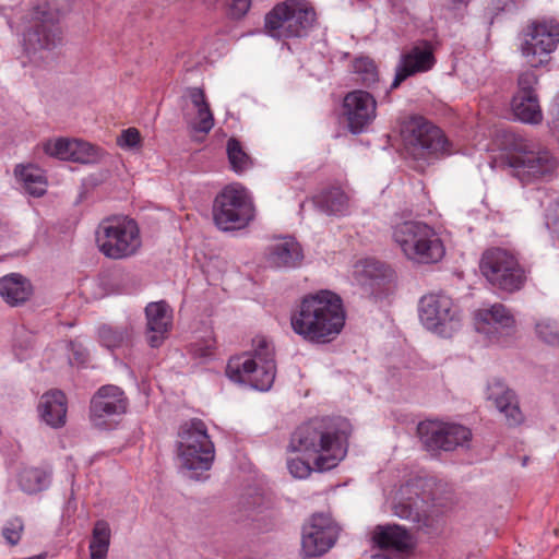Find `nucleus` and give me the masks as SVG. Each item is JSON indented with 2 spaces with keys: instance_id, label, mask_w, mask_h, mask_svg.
<instances>
[{
  "instance_id": "obj_1",
  "label": "nucleus",
  "mask_w": 559,
  "mask_h": 559,
  "mask_svg": "<svg viewBox=\"0 0 559 559\" xmlns=\"http://www.w3.org/2000/svg\"><path fill=\"white\" fill-rule=\"evenodd\" d=\"M346 320L342 298L328 289L306 295L290 317L293 331L305 341L325 344L337 337Z\"/></svg>"
},
{
  "instance_id": "obj_24",
  "label": "nucleus",
  "mask_w": 559,
  "mask_h": 559,
  "mask_svg": "<svg viewBox=\"0 0 559 559\" xmlns=\"http://www.w3.org/2000/svg\"><path fill=\"white\" fill-rule=\"evenodd\" d=\"M68 412L67 397L61 391H50L41 395L38 403L40 419L51 428L66 425Z\"/></svg>"
},
{
  "instance_id": "obj_19",
  "label": "nucleus",
  "mask_w": 559,
  "mask_h": 559,
  "mask_svg": "<svg viewBox=\"0 0 559 559\" xmlns=\"http://www.w3.org/2000/svg\"><path fill=\"white\" fill-rule=\"evenodd\" d=\"M393 511L396 516L419 525L429 526L431 523L430 506L413 483L401 486L394 498Z\"/></svg>"
},
{
  "instance_id": "obj_32",
  "label": "nucleus",
  "mask_w": 559,
  "mask_h": 559,
  "mask_svg": "<svg viewBox=\"0 0 559 559\" xmlns=\"http://www.w3.org/2000/svg\"><path fill=\"white\" fill-rule=\"evenodd\" d=\"M106 153L98 146L86 141L74 139L70 162L81 164H96L103 159Z\"/></svg>"
},
{
  "instance_id": "obj_23",
  "label": "nucleus",
  "mask_w": 559,
  "mask_h": 559,
  "mask_svg": "<svg viewBox=\"0 0 559 559\" xmlns=\"http://www.w3.org/2000/svg\"><path fill=\"white\" fill-rule=\"evenodd\" d=\"M515 320L511 312L501 304L481 308L475 312V326L480 333L491 337L493 334L514 326Z\"/></svg>"
},
{
  "instance_id": "obj_34",
  "label": "nucleus",
  "mask_w": 559,
  "mask_h": 559,
  "mask_svg": "<svg viewBox=\"0 0 559 559\" xmlns=\"http://www.w3.org/2000/svg\"><path fill=\"white\" fill-rule=\"evenodd\" d=\"M186 119L189 127L195 132L209 133L214 127V116L210 106H203V108L194 110L193 114L188 111Z\"/></svg>"
},
{
  "instance_id": "obj_46",
  "label": "nucleus",
  "mask_w": 559,
  "mask_h": 559,
  "mask_svg": "<svg viewBox=\"0 0 559 559\" xmlns=\"http://www.w3.org/2000/svg\"><path fill=\"white\" fill-rule=\"evenodd\" d=\"M414 72H396V75L393 80V82L390 85V90H394L400 86V84L411 74Z\"/></svg>"
},
{
  "instance_id": "obj_5",
  "label": "nucleus",
  "mask_w": 559,
  "mask_h": 559,
  "mask_svg": "<svg viewBox=\"0 0 559 559\" xmlns=\"http://www.w3.org/2000/svg\"><path fill=\"white\" fill-rule=\"evenodd\" d=\"M392 240L403 257L414 264H436L445 255L440 234L421 221L396 222L392 225Z\"/></svg>"
},
{
  "instance_id": "obj_15",
  "label": "nucleus",
  "mask_w": 559,
  "mask_h": 559,
  "mask_svg": "<svg viewBox=\"0 0 559 559\" xmlns=\"http://www.w3.org/2000/svg\"><path fill=\"white\" fill-rule=\"evenodd\" d=\"M418 433L425 447L431 451H452L467 444L472 437L468 428L439 420L420 423Z\"/></svg>"
},
{
  "instance_id": "obj_10",
  "label": "nucleus",
  "mask_w": 559,
  "mask_h": 559,
  "mask_svg": "<svg viewBox=\"0 0 559 559\" xmlns=\"http://www.w3.org/2000/svg\"><path fill=\"white\" fill-rule=\"evenodd\" d=\"M212 214L218 229L238 230L247 227L254 218V206L245 188L231 185L215 197Z\"/></svg>"
},
{
  "instance_id": "obj_16",
  "label": "nucleus",
  "mask_w": 559,
  "mask_h": 559,
  "mask_svg": "<svg viewBox=\"0 0 559 559\" xmlns=\"http://www.w3.org/2000/svg\"><path fill=\"white\" fill-rule=\"evenodd\" d=\"M538 78L535 72H521L518 91L511 103L512 112L518 120L527 124H539L544 115L536 92Z\"/></svg>"
},
{
  "instance_id": "obj_38",
  "label": "nucleus",
  "mask_w": 559,
  "mask_h": 559,
  "mask_svg": "<svg viewBox=\"0 0 559 559\" xmlns=\"http://www.w3.org/2000/svg\"><path fill=\"white\" fill-rule=\"evenodd\" d=\"M354 275L361 283L367 278H377L384 275V265L372 259L361 260L355 263Z\"/></svg>"
},
{
  "instance_id": "obj_31",
  "label": "nucleus",
  "mask_w": 559,
  "mask_h": 559,
  "mask_svg": "<svg viewBox=\"0 0 559 559\" xmlns=\"http://www.w3.org/2000/svg\"><path fill=\"white\" fill-rule=\"evenodd\" d=\"M49 480L50 477L47 472L36 467L24 468L19 478L22 490L28 493H35L47 488Z\"/></svg>"
},
{
  "instance_id": "obj_25",
  "label": "nucleus",
  "mask_w": 559,
  "mask_h": 559,
  "mask_svg": "<svg viewBox=\"0 0 559 559\" xmlns=\"http://www.w3.org/2000/svg\"><path fill=\"white\" fill-rule=\"evenodd\" d=\"M487 397L492 401L498 411L506 416L510 426L522 423L523 416L519 408L514 393L502 382L495 381L488 385Z\"/></svg>"
},
{
  "instance_id": "obj_21",
  "label": "nucleus",
  "mask_w": 559,
  "mask_h": 559,
  "mask_svg": "<svg viewBox=\"0 0 559 559\" xmlns=\"http://www.w3.org/2000/svg\"><path fill=\"white\" fill-rule=\"evenodd\" d=\"M304 259L301 246L292 237L278 239L265 251V262L272 269H292Z\"/></svg>"
},
{
  "instance_id": "obj_29",
  "label": "nucleus",
  "mask_w": 559,
  "mask_h": 559,
  "mask_svg": "<svg viewBox=\"0 0 559 559\" xmlns=\"http://www.w3.org/2000/svg\"><path fill=\"white\" fill-rule=\"evenodd\" d=\"M435 62L432 46L428 41H423L402 56L396 70H430Z\"/></svg>"
},
{
  "instance_id": "obj_37",
  "label": "nucleus",
  "mask_w": 559,
  "mask_h": 559,
  "mask_svg": "<svg viewBox=\"0 0 559 559\" xmlns=\"http://www.w3.org/2000/svg\"><path fill=\"white\" fill-rule=\"evenodd\" d=\"M110 544V528L107 522L97 521L95 523L92 540L90 544V552L108 554Z\"/></svg>"
},
{
  "instance_id": "obj_22",
  "label": "nucleus",
  "mask_w": 559,
  "mask_h": 559,
  "mask_svg": "<svg viewBox=\"0 0 559 559\" xmlns=\"http://www.w3.org/2000/svg\"><path fill=\"white\" fill-rule=\"evenodd\" d=\"M145 314L148 343L152 347H158L171 328L173 311L165 301H156L146 306Z\"/></svg>"
},
{
  "instance_id": "obj_6",
  "label": "nucleus",
  "mask_w": 559,
  "mask_h": 559,
  "mask_svg": "<svg viewBox=\"0 0 559 559\" xmlns=\"http://www.w3.org/2000/svg\"><path fill=\"white\" fill-rule=\"evenodd\" d=\"M252 352L231 357L226 367L227 377L238 383L259 390L271 389L275 379L273 345L263 336L252 341Z\"/></svg>"
},
{
  "instance_id": "obj_42",
  "label": "nucleus",
  "mask_w": 559,
  "mask_h": 559,
  "mask_svg": "<svg viewBox=\"0 0 559 559\" xmlns=\"http://www.w3.org/2000/svg\"><path fill=\"white\" fill-rule=\"evenodd\" d=\"M287 468L293 477L304 479L310 476L312 471H317L314 465L311 466L308 462L301 459H290L287 461Z\"/></svg>"
},
{
  "instance_id": "obj_39",
  "label": "nucleus",
  "mask_w": 559,
  "mask_h": 559,
  "mask_svg": "<svg viewBox=\"0 0 559 559\" xmlns=\"http://www.w3.org/2000/svg\"><path fill=\"white\" fill-rule=\"evenodd\" d=\"M536 334L544 343L557 346L559 345V328L557 324L548 319H543L536 323Z\"/></svg>"
},
{
  "instance_id": "obj_28",
  "label": "nucleus",
  "mask_w": 559,
  "mask_h": 559,
  "mask_svg": "<svg viewBox=\"0 0 559 559\" xmlns=\"http://www.w3.org/2000/svg\"><path fill=\"white\" fill-rule=\"evenodd\" d=\"M16 180L22 185L25 192L32 197L39 198L47 191V179L39 167L35 165H17L14 169Z\"/></svg>"
},
{
  "instance_id": "obj_33",
  "label": "nucleus",
  "mask_w": 559,
  "mask_h": 559,
  "mask_svg": "<svg viewBox=\"0 0 559 559\" xmlns=\"http://www.w3.org/2000/svg\"><path fill=\"white\" fill-rule=\"evenodd\" d=\"M226 152L230 168L235 173L242 174L252 167V158L247 154L243 146L237 139L230 138L227 141Z\"/></svg>"
},
{
  "instance_id": "obj_41",
  "label": "nucleus",
  "mask_w": 559,
  "mask_h": 559,
  "mask_svg": "<svg viewBox=\"0 0 559 559\" xmlns=\"http://www.w3.org/2000/svg\"><path fill=\"white\" fill-rule=\"evenodd\" d=\"M23 531L24 523L22 519L13 518L4 524L2 528V536L9 545L15 546L20 543Z\"/></svg>"
},
{
  "instance_id": "obj_44",
  "label": "nucleus",
  "mask_w": 559,
  "mask_h": 559,
  "mask_svg": "<svg viewBox=\"0 0 559 559\" xmlns=\"http://www.w3.org/2000/svg\"><path fill=\"white\" fill-rule=\"evenodd\" d=\"M225 2L229 14L235 19L243 16L250 8V0H225Z\"/></svg>"
},
{
  "instance_id": "obj_8",
  "label": "nucleus",
  "mask_w": 559,
  "mask_h": 559,
  "mask_svg": "<svg viewBox=\"0 0 559 559\" xmlns=\"http://www.w3.org/2000/svg\"><path fill=\"white\" fill-rule=\"evenodd\" d=\"M96 243L107 258L121 260L138 253L142 238L138 223L129 216L104 218L96 230Z\"/></svg>"
},
{
  "instance_id": "obj_49",
  "label": "nucleus",
  "mask_w": 559,
  "mask_h": 559,
  "mask_svg": "<svg viewBox=\"0 0 559 559\" xmlns=\"http://www.w3.org/2000/svg\"><path fill=\"white\" fill-rule=\"evenodd\" d=\"M454 3H461L463 0H453Z\"/></svg>"
},
{
  "instance_id": "obj_48",
  "label": "nucleus",
  "mask_w": 559,
  "mask_h": 559,
  "mask_svg": "<svg viewBox=\"0 0 559 559\" xmlns=\"http://www.w3.org/2000/svg\"><path fill=\"white\" fill-rule=\"evenodd\" d=\"M366 73L369 74L373 81L378 80V72L371 71Z\"/></svg>"
},
{
  "instance_id": "obj_14",
  "label": "nucleus",
  "mask_w": 559,
  "mask_h": 559,
  "mask_svg": "<svg viewBox=\"0 0 559 559\" xmlns=\"http://www.w3.org/2000/svg\"><path fill=\"white\" fill-rule=\"evenodd\" d=\"M559 44V24L552 20L532 22L523 33L520 51L527 66L540 68L551 60Z\"/></svg>"
},
{
  "instance_id": "obj_3",
  "label": "nucleus",
  "mask_w": 559,
  "mask_h": 559,
  "mask_svg": "<svg viewBox=\"0 0 559 559\" xmlns=\"http://www.w3.org/2000/svg\"><path fill=\"white\" fill-rule=\"evenodd\" d=\"M69 8V0H47L35 10V24L25 34L24 52L29 66L41 67L51 57L50 50L62 41L59 20Z\"/></svg>"
},
{
  "instance_id": "obj_2",
  "label": "nucleus",
  "mask_w": 559,
  "mask_h": 559,
  "mask_svg": "<svg viewBox=\"0 0 559 559\" xmlns=\"http://www.w3.org/2000/svg\"><path fill=\"white\" fill-rule=\"evenodd\" d=\"M289 448L311 459L318 472H326L346 456L347 435L331 419H312L296 429Z\"/></svg>"
},
{
  "instance_id": "obj_18",
  "label": "nucleus",
  "mask_w": 559,
  "mask_h": 559,
  "mask_svg": "<svg viewBox=\"0 0 559 559\" xmlns=\"http://www.w3.org/2000/svg\"><path fill=\"white\" fill-rule=\"evenodd\" d=\"M342 115L349 132H364L377 117V102L368 92L356 90L345 95L342 104Z\"/></svg>"
},
{
  "instance_id": "obj_27",
  "label": "nucleus",
  "mask_w": 559,
  "mask_h": 559,
  "mask_svg": "<svg viewBox=\"0 0 559 559\" xmlns=\"http://www.w3.org/2000/svg\"><path fill=\"white\" fill-rule=\"evenodd\" d=\"M32 294V284L19 273H11L0 278V296L10 306L24 304Z\"/></svg>"
},
{
  "instance_id": "obj_13",
  "label": "nucleus",
  "mask_w": 559,
  "mask_h": 559,
  "mask_svg": "<svg viewBox=\"0 0 559 559\" xmlns=\"http://www.w3.org/2000/svg\"><path fill=\"white\" fill-rule=\"evenodd\" d=\"M418 314L421 324L430 332L450 337L461 328V310L444 294H428L420 298Z\"/></svg>"
},
{
  "instance_id": "obj_30",
  "label": "nucleus",
  "mask_w": 559,
  "mask_h": 559,
  "mask_svg": "<svg viewBox=\"0 0 559 559\" xmlns=\"http://www.w3.org/2000/svg\"><path fill=\"white\" fill-rule=\"evenodd\" d=\"M316 203L328 214H343L348 206V197L338 188H333L316 197Z\"/></svg>"
},
{
  "instance_id": "obj_47",
  "label": "nucleus",
  "mask_w": 559,
  "mask_h": 559,
  "mask_svg": "<svg viewBox=\"0 0 559 559\" xmlns=\"http://www.w3.org/2000/svg\"><path fill=\"white\" fill-rule=\"evenodd\" d=\"M91 559H107V554L105 552H90Z\"/></svg>"
},
{
  "instance_id": "obj_35",
  "label": "nucleus",
  "mask_w": 559,
  "mask_h": 559,
  "mask_svg": "<svg viewBox=\"0 0 559 559\" xmlns=\"http://www.w3.org/2000/svg\"><path fill=\"white\" fill-rule=\"evenodd\" d=\"M73 140L74 139L69 138L50 139L44 143V152L47 155L60 160H70L73 148Z\"/></svg>"
},
{
  "instance_id": "obj_4",
  "label": "nucleus",
  "mask_w": 559,
  "mask_h": 559,
  "mask_svg": "<svg viewBox=\"0 0 559 559\" xmlns=\"http://www.w3.org/2000/svg\"><path fill=\"white\" fill-rule=\"evenodd\" d=\"M506 138L510 147L503 156V163L510 176L523 185H530L554 175L558 160L549 150L512 133H506Z\"/></svg>"
},
{
  "instance_id": "obj_20",
  "label": "nucleus",
  "mask_w": 559,
  "mask_h": 559,
  "mask_svg": "<svg viewBox=\"0 0 559 559\" xmlns=\"http://www.w3.org/2000/svg\"><path fill=\"white\" fill-rule=\"evenodd\" d=\"M126 409L127 400L123 391L116 385H104L91 401V419L99 426L104 418L123 414Z\"/></svg>"
},
{
  "instance_id": "obj_40",
  "label": "nucleus",
  "mask_w": 559,
  "mask_h": 559,
  "mask_svg": "<svg viewBox=\"0 0 559 559\" xmlns=\"http://www.w3.org/2000/svg\"><path fill=\"white\" fill-rule=\"evenodd\" d=\"M142 135L134 127L123 129L116 140L117 145L126 151L140 150L142 147Z\"/></svg>"
},
{
  "instance_id": "obj_7",
  "label": "nucleus",
  "mask_w": 559,
  "mask_h": 559,
  "mask_svg": "<svg viewBox=\"0 0 559 559\" xmlns=\"http://www.w3.org/2000/svg\"><path fill=\"white\" fill-rule=\"evenodd\" d=\"M177 456L180 466L187 471L195 473L211 468L215 457V447L203 420L191 418L180 425Z\"/></svg>"
},
{
  "instance_id": "obj_26",
  "label": "nucleus",
  "mask_w": 559,
  "mask_h": 559,
  "mask_svg": "<svg viewBox=\"0 0 559 559\" xmlns=\"http://www.w3.org/2000/svg\"><path fill=\"white\" fill-rule=\"evenodd\" d=\"M372 539L379 548L394 551H407L414 545L411 534L399 525L377 526Z\"/></svg>"
},
{
  "instance_id": "obj_17",
  "label": "nucleus",
  "mask_w": 559,
  "mask_h": 559,
  "mask_svg": "<svg viewBox=\"0 0 559 559\" xmlns=\"http://www.w3.org/2000/svg\"><path fill=\"white\" fill-rule=\"evenodd\" d=\"M338 530L330 516L314 514L304 526L301 551L306 557H319L325 554L335 543Z\"/></svg>"
},
{
  "instance_id": "obj_9",
  "label": "nucleus",
  "mask_w": 559,
  "mask_h": 559,
  "mask_svg": "<svg viewBox=\"0 0 559 559\" xmlns=\"http://www.w3.org/2000/svg\"><path fill=\"white\" fill-rule=\"evenodd\" d=\"M312 7L301 0H287L276 4L265 15V29L274 38L307 36L316 22Z\"/></svg>"
},
{
  "instance_id": "obj_43",
  "label": "nucleus",
  "mask_w": 559,
  "mask_h": 559,
  "mask_svg": "<svg viewBox=\"0 0 559 559\" xmlns=\"http://www.w3.org/2000/svg\"><path fill=\"white\" fill-rule=\"evenodd\" d=\"M185 95L190 99L194 110L203 108V106H210L204 90L201 87H188Z\"/></svg>"
},
{
  "instance_id": "obj_45",
  "label": "nucleus",
  "mask_w": 559,
  "mask_h": 559,
  "mask_svg": "<svg viewBox=\"0 0 559 559\" xmlns=\"http://www.w3.org/2000/svg\"><path fill=\"white\" fill-rule=\"evenodd\" d=\"M354 69L355 70H376L377 64L369 57H358L354 60Z\"/></svg>"
},
{
  "instance_id": "obj_36",
  "label": "nucleus",
  "mask_w": 559,
  "mask_h": 559,
  "mask_svg": "<svg viewBox=\"0 0 559 559\" xmlns=\"http://www.w3.org/2000/svg\"><path fill=\"white\" fill-rule=\"evenodd\" d=\"M129 336L130 334L127 329H115L110 325H103L98 330L100 344L109 349L121 346Z\"/></svg>"
},
{
  "instance_id": "obj_12",
  "label": "nucleus",
  "mask_w": 559,
  "mask_h": 559,
  "mask_svg": "<svg viewBox=\"0 0 559 559\" xmlns=\"http://www.w3.org/2000/svg\"><path fill=\"white\" fill-rule=\"evenodd\" d=\"M401 135L406 151L417 159L450 153L449 141L441 129L420 116L404 121Z\"/></svg>"
},
{
  "instance_id": "obj_11",
  "label": "nucleus",
  "mask_w": 559,
  "mask_h": 559,
  "mask_svg": "<svg viewBox=\"0 0 559 559\" xmlns=\"http://www.w3.org/2000/svg\"><path fill=\"white\" fill-rule=\"evenodd\" d=\"M479 270L492 287L507 293L519 290L526 280L518 258L502 248L486 250L480 258Z\"/></svg>"
}]
</instances>
